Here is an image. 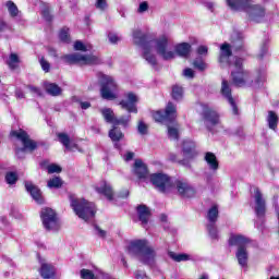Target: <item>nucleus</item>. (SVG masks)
Segmentation results:
<instances>
[{
  "label": "nucleus",
  "instance_id": "1",
  "mask_svg": "<svg viewBox=\"0 0 279 279\" xmlns=\"http://www.w3.org/2000/svg\"><path fill=\"white\" fill-rule=\"evenodd\" d=\"M133 43L143 48V58L151 66L158 64V59H156L154 51H156L157 56L162 58V60L169 61L175 58V50H173L171 39L166 35L147 41V34L142 33L141 29H135L133 31Z\"/></svg>",
  "mask_w": 279,
  "mask_h": 279
},
{
  "label": "nucleus",
  "instance_id": "2",
  "mask_svg": "<svg viewBox=\"0 0 279 279\" xmlns=\"http://www.w3.org/2000/svg\"><path fill=\"white\" fill-rule=\"evenodd\" d=\"M128 254L135 256L144 265H154L156 263V248L147 240H134L128 245Z\"/></svg>",
  "mask_w": 279,
  "mask_h": 279
},
{
  "label": "nucleus",
  "instance_id": "3",
  "mask_svg": "<svg viewBox=\"0 0 279 279\" xmlns=\"http://www.w3.org/2000/svg\"><path fill=\"white\" fill-rule=\"evenodd\" d=\"M70 206L75 215L83 219V221H93L95 219V214L97 213V208L95 207V203H90L84 198H70Z\"/></svg>",
  "mask_w": 279,
  "mask_h": 279
},
{
  "label": "nucleus",
  "instance_id": "4",
  "mask_svg": "<svg viewBox=\"0 0 279 279\" xmlns=\"http://www.w3.org/2000/svg\"><path fill=\"white\" fill-rule=\"evenodd\" d=\"M251 243L252 240H250V238L241 234H232L229 239V245H235L238 247L235 258L240 267H247V262L250 260L247 247H250Z\"/></svg>",
  "mask_w": 279,
  "mask_h": 279
},
{
  "label": "nucleus",
  "instance_id": "5",
  "mask_svg": "<svg viewBox=\"0 0 279 279\" xmlns=\"http://www.w3.org/2000/svg\"><path fill=\"white\" fill-rule=\"evenodd\" d=\"M97 77L101 86L100 95L102 99H107V101H113V99H117V90H119V85L117 84L114 77L101 72L97 74Z\"/></svg>",
  "mask_w": 279,
  "mask_h": 279
},
{
  "label": "nucleus",
  "instance_id": "6",
  "mask_svg": "<svg viewBox=\"0 0 279 279\" xmlns=\"http://www.w3.org/2000/svg\"><path fill=\"white\" fill-rule=\"evenodd\" d=\"M11 136H14L20 143H22L23 147H15V154L17 158H25V151H34L38 144L35 141L29 138L27 132L20 130V131H12Z\"/></svg>",
  "mask_w": 279,
  "mask_h": 279
},
{
  "label": "nucleus",
  "instance_id": "7",
  "mask_svg": "<svg viewBox=\"0 0 279 279\" xmlns=\"http://www.w3.org/2000/svg\"><path fill=\"white\" fill-rule=\"evenodd\" d=\"M232 82L235 86H245L250 82V74L243 70V59L235 58L233 63H230Z\"/></svg>",
  "mask_w": 279,
  "mask_h": 279
},
{
  "label": "nucleus",
  "instance_id": "8",
  "mask_svg": "<svg viewBox=\"0 0 279 279\" xmlns=\"http://www.w3.org/2000/svg\"><path fill=\"white\" fill-rule=\"evenodd\" d=\"M150 182L155 185V189L159 193H173L175 185L173 184V179L165 173H154L150 175Z\"/></svg>",
  "mask_w": 279,
  "mask_h": 279
},
{
  "label": "nucleus",
  "instance_id": "9",
  "mask_svg": "<svg viewBox=\"0 0 279 279\" xmlns=\"http://www.w3.org/2000/svg\"><path fill=\"white\" fill-rule=\"evenodd\" d=\"M178 117V109L173 102H168L165 111H156L153 114L154 120L157 123H173Z\"/></svg>",
  "mask_w": 279,
  "mask_h": 279
},
{
  "label": "nucleus",
  "instance_id": "10",
  "mask_svg": "<svg viewBox=\"0 0 279 279\" xmlns=\"http://www.w3.org/2000/svg\"><path fill=\"white\" fill-rule=\"evenodd\" d=\"M44 228L49 231H58L60 230V220L56 215V211L51 208H44L40 214Z\"/></svg>",
  "mask_w": 279,
  "mask_h": 279
},
{
  "label": "nucleus",
  "instance_id": "11",
  "mask_svg": "<svg viewBox=\"0 0 279 279\" xmlns=\"http://www.w3.org/2000/svg\"><path fill=\"white\" fill-rule=\"evenodd\" d=\"M244 12H246L250 21L253 23H263V21H265V15L267 14L265 7L256 3L255 0H251Z\"/></svg>",
  "mask_w": 279,
  "mask_h": 279
},
{
  "label": "nucleus",
  "instance_id": "12",
  "mask_svg": "<svg viewBox=\"0 0 279 279\" xmlns=\"http://www.w3.org/2000/svg\"><path fill=\"white\" fill-rule=\"evenodd\" d=\"M64 60L68 62V64H99V58L96 56H84L77 52L66 54Z\"/></svg>",
  "mask_w": 279,
  "mask_h": 279
},
{
  "label": "nucleus",
  "instance_id": "13",
  "mask_svg": "<svg viewBox=\"0 0 279 279\" xmlns=\"http://www.w3.org/2000/svg\"><path fill=\"white\" fill-rule=\"evenodd\" d=\"M253 199L255 204V207H254L255 215L256 217H258V219H263V217H265V214L267 213V202L263 196V192H260L258 187L254 189Z\"/></svg>",
  "mask_w": 279,
  "mask_h": 279
},
{
  "label": "nucleus",
  "instance_id": "14",
  "mask_svg": "<svg viewBox=\"0 0 279 279\" xmlns=\"http://www.w3.org/2000/svg\"><path fill=\"white\" fill-rule=\"evenodd\" d=\"M183 155L184 158L180 162V165H182L183 167H187L191 168V161L193 160L194 157L197 156V151H195V142L187 140L183 142Z\"/></svg>",
  "mask_w": 279,
  "mask_h": 279
},
{
  "label": "nucleus",
  "instance_id": "15",
  "mask_svg": "<svg viewBox=\"0 0 279 279\" xmlns=\"http://www.w3.org/2000/svg\"><path fill=\"white\" fill-rule=\"evenodd\" d=\"M136 104H138V96H136L134 93H128L125 94V99H122L119 104L121 106L122 110H126L129 113H138V108H136Z\"/></svg>",
  "mask_w": 279,
  "mask_h": 279
},
{
  "label": "nucleus",
  "instance_id": "16",
  "mask_svg": "<svg viewBox=\"0 0 279 279\" xmlns=\"http://www.w3.org/2000/svg\"><path fill=\"white\" fill-rule=\"evenodd\" d=\"M174 189H177L179 195L181 197H194L195 189L191 186V184L184 180H177L173 182Z\"/></svg>",
  "mask_w": 279,
  "mask_h": 279
},
{
  "label": "nucleus",
  "instance_id": "17",
  "mask_svg": "<svg viewBox=\"0 0 279 279\" xmlns=\"http://www.w3.org/2000/svg\"><path fill=\"white\" fill-rule=\"evenodd\" d=\"M221 95L230 104L233 114H239V107H236V102L234 101V98L232 97V89L230 88V83H228V81H226V80H222Z\"/></svg>",
  "mask_w": 279,
  "mask_h": 279
},
{
  "label": "nucleus",
  "instance_id": "18",
  "mask_svg": "<svg viewBox=\"0 0 279 279\" xmlns=\"http://www.w3.org/2000/svg\"><path fill=\"white\" fill-rule=\"evenodd\" d=\"M25 189L37 204H45V199L43 198V192H40V189H38V186L34 185V183L29 181H26Z\"/></svg>",
  "mask_w": 279,
  "mask_h": 279
},
{
  "label": "nucleus",
  "instance_id": "19",
  "mask_svg": "<svg viewBox=\"0 0 279 279\" xmlns=\"http://www.w3.org/2000/svg\"><path fill=\"white\" fill-rule=\"evenodd\" d=\"M203 117L208 128L213 125H219V113H217V111L205 107L203 110Z\"/></svg>",
  "mask_w": 279,
  "mask_h": 279
},
{
  "label": "nucleus",
  "instance_id": "20",
  "mask_svg": "<svg viewBox=\"0 0 279 279\" xmlns=\"http://www.w3.org/2000/svg\"><path fill=\"white\" fill-rule=\"evenodd\" d=\"M243 34L239 32H233L231 34V49L235 52L243 51L245 48V43L243 41Z\"/></svg>",
  "mask_w": 279,
  "mask_h": 279
},
{
  "label": "nucleus",
  "instance_id": "21",
  "mask_svg": "<svg viewBox=\"0 0 279 279\" xmlns=\"http://www.w3.org/2000/svg\"><path fill=\"white\" fill-rule=\"evenodd\" d=\"M252 0H226V4L232 12H244Z\"/></svg>",
  "mask_w": 279,
  "mask_h": 279
},
{
  "label": "nucleus",
  "instance_id": "22",
  "mask_svg": "<svg viewBox=\"0 0 279 279\" xmlns=\"http://www.w3.org/2000/svg\"><path fill=\"white\" fill-rule=\"evenodd\" d=\"M96 191L100 194L107 197L109 202H112L114 197V192L112 191V185L110 183L102 181L96 186Z\"/></svg>",
  "mask_w": 279,
  "mask_h": 279
},
{
  "label": "nucleus",
  "instance_id": "23",
  "mask_svg": "<svg viewBox=\"0 0 279 279\" xmlns=\"http://www.w3.org/2000/svg\"><path fill=\"white\" fill-rule=\"evenodd\" d=\"M133 173L137 175L140 180H145L148 175L147 166L143 160L136 159L133 166Z\"/></svg>",
  "mask_w": 279,
  "mask_h": 279
},
{
  "label": "nucleus",
  "instance_id": "24",
  "mask_svg": "<svg viewBox=\"0 0 279 279\" xmlns=\"http://www.w3.org/2000/svg\"><path fill=\"white\" fill-rule=\"evenodd\" d=\"M205 162H207L208 169L213 171V173H217L219 170V160H217V156L214 153H206L204 157Z\"/></svg>",
  "mask_w": 279,
  "mask_h": 279
},
{
  "label": "nucleus",
  "instance_id": "25",
  "mask_svg": "<svg viewBox=\"0 0 279 279\" xmlns=\"http://www.w3.org/2000/svg\"><path fill=\"white\" fill-rule=\"evenodd\" d=\"M137 215L140 221H142V226H147L149 217H151V211H149V208L145 205L137 206Z\"/></svg>",
  "mask_w": 279,
  "mask_h": 279
},
{
  "label": "nucleus",
  "instance_id": "26",
  "mask_svg": "<svg viewBox=\"0 0 279 279\" xmlns=\"http://www.w3.org/2000/svg\"><path fill=\"white\" fill-rule=\"evenodd\" d=\"M39 274L44 279L53 278V276H56V267L51 264L43 263Z\"/></svg>",
  "mask_w": 279,
  "mask_h": 279
},
{
  "label": "nucleus",
  "instance_id": "27",
  "mask_svg": "<svg viewBox=\"0 0 279 279\" xmlns=\"http://www.w3.org/2000/svg\"><path fill=\"white\" fill-rule=\"evenodd\" d=\"M174 53L180 58H189L191 56V44L182 43L174 47Z\"/></svg>",
  "mask_w": 279,
  "mask_h": 279
},
{
  "label": "nucleus",
  "instance_id": "28",
  "mask_svg": "<svg viewBox=\"0 0 279 279\" xmlns=\"http://www.w3.org/2000/svg\"><path fill=\"white\" fill-rule=\"evenodd\" d=\"M44 88L48 95H51V97H59V95H62V88L56 83L46 82Z\"/></svg>",
  "mask_w": 279,
  "mask_h": 279
},
{
  "label": "nucleus",
  "instance_id": "29",
  "mask_svg": "<svg viewBox=\"0 0 279 279\" xmlns=\"http://www.w3.org/2000/svg\"><path fill=\"white\" fill-rule=\"evenodd\" d=\"M232 46L228 43H225L220 46V57L219 62H228V58L232 56Z\"/></svg>",
  "mask_w": 279,
  "mask_h": 279
},
{
  "label": "nucleus",
  "instance_id": "30",
  "mask_svg": "<svg viewBox=\"0 0 279 279\" xmlns=\"http://www.w3.org/2000/svg\"><path fill=\"white\" fill-rule=\"evenodd\" d=\"M269 130H278V114L274 111H268V116L266 118Z\"/></svg>",
  "mask_w": 279,
  "mask_h": 279
},
{
  "label": "nucleus",
  "instance_id": "31",
  "mask_svg": "<svg viewBox=\"0 0 279 279\" xmlns=\"http://www.w3.org/2000/svg\"><path fill=\"white\" fill-rule=\"evenodd\" d=\"M100 112L107 123H112L114 125V120L117 117H114V111L110 108H102L100 109Z\"/></svg>",
  "mask_w": 279,
  "mask_h": 279
},
{
  "label": "nucleus",
  "instance_id": "32",
  "mask_svg": "<svg viewBox=\"0 0 279 279\" xmlns=\"http://www.w3.org/2000/svg\"><path fill=\"white\" fill-rule=\"evenodd\" d=\"M109 138H111L113 143H119V141L123 138V132H121V129L113 126V129L109 131Z\"/></svg>",
  "mask_w": 279,
  "mask_h": 279
},
{
  "label": "nucleus",
  "instance_id": "33",
  "mask_svg": "<svg viewBox=\"0 0 279 279\" xmlns=\"http://www.w3.org/2000/svg\"><path fill=\"white\" fill-rule=\"evenodd\" d=\"M5 8L11 19H16V16H19V7H16L13 1L5 2Z\"/></svg>",
  "mask_w": 279,
  "mask_h": 279
},
{
  "label": "nucleus",
  "instance_id": "34",
  "mask_svg": "<svg viewBox=\"0 0 279 279\" xmlns=\"http://www.w3.org/2000/svg\"><path fill=\"white\" fill-rule=\"evenodd\" d=\"M168 137L170 141H178V138H180V129L178 128V124L174 126L168 124Z\"/></svg>",
  "mask_w": 279,
  "mask_h": 279
},
{
  "label": "nucleus",
  "instance_id": "35",
  "mask_svg": "<svg viewBox=\"0 0 279 279\" xmlns=\"http://www.w3.org/2000/svg\"><path fill=\"white\" fill-rule=\"evenodd\" d=\"M219 217V209L217 206H213L207 214V219L209 223H217V219Z\"/></svg>",
  "mask_w": 279,
  "mask_h": 279
},
{
  "label": "nucleus",
  "instance_id": "36",
  "mask_svg": "<svg viewBox=\"0 0 279 279\" xmlns=\"http://www.w3.org/2000/svg\"><path fill=\"white\" fill-rule=\"evenodd\" d=\"M184 97V89L178 85L172 87V99L175 101H181Z\"/></svg>",
  "mask_w": 279,
  "mask_h": 279
},
{
  "label": "nucleus",
  "instance_id": "37",
  "mask_svg": "<svg viewBox=\"0 0 279 279\" xmlns=\"http://www.w3.org/2000/svg\"><path fill=\"white\" fill-rule=\"evenodd\" d=\"M130 121H132L131 114L123 116L121 118H116L113 125H122L123 128H128V125H130Z\"/></svg>",
  "mask_w": 279,
  "mask_h": 279
},
{
  "label": "nucleus",
  "instance_id": "38",
  "mask_svg": "<svg viewBox=\"0 0 279 279\" xmlns=\"http://www.w3.org/2000/svg\"><path fill=\"white\" fill-rule=\"evenodd\" d=\"M170 258H172V260H175V263H182L184 260H189L190 256L187 254H178L174 252H169L168 253Z\"/></svg>",
  "mask_w": 279,
  "mask_h": 279
},
{
  "label": "nucleus",
  "instance_id": "39",
  "mask_svg": "<svg viewBox=\"0 0 279 279\" xmlns=\"http://www.w3.org/2000/svg\"><path fill=\"white\" fill-rule=\"evenodd\" d=\"M58 138L65 146V149H71V138L66 133H59Z\"/></svg>",
  "mask_w": 279,
  "mask_h": 279
},
{
  "label": "nucleus",
  "instance_id": "40",
  "mask_svg": "<svg viewBox=\"0 0 279 279\" xmlns=\"http://www.w3.org/2000/svg\"><path fill=\"white\" fill-rule=\"evenodd\" d=\"M59 38L62 43H71V37L69 36V28L63 27L59 33Z\"/></svg>",
  "mask_w": 279,
  "mask_h": 279
},
{
  "label": "nucleus",
  "instance_id": "41",
  "mask_svg": "<svg viewBox=\"0 0 279 279\" xmlns=\"http://www.w3.org/2000/svg\"><path fill=\"white\" fill-rule=\"evenodd\" d=\"M60 186H62V179H60L58 177L50 179L48 181L49 189H60Z\"/></svg>",
  "mask_w": 279,
  "mask_h": 279
},
{
  "label": "nucleus",
  "instance_id": "42",
  "mask_svg": "<svg viewBox=\"0 0 279 279\" xmlns=\"http://www.w3.org/2000/svg\"><path fill=\"white\" fill-rule=\"evenodd\" d=\"M19 62V56L16 53H11L8 60L10 69H16Z\"/></svg>",
  "mask_w": 279,
  "mask_h": 279
},
{
  "label": "nucleus",
  "instance_id": "43",
  "mask_svg": "<svg viewBox=\"0 0 279 279\" xmlns=\"http://www.w3.org/2000/svg\"><path fill=\"white\" fill-rule=\"evenodd\" d=\"M207 230L209 232L210 239H219V234L217 232V226H215V223H208Z\"/></svg>",
  "mask_w": 279,
  "mask_h": 279
},
{
  "label": "nucleus",
  "instance_id": "44",
  "mask_svg": "<svg viewBox=\"0 0 279 279\" xmlns=\"http://www.w3.org/2000/svg\"><path fill=\"white\" fill-rule=\"evenodd\" d=\"M16 180H19V175L16 174V172H8L5 174L7 184H16Z\"/></svg>",
  "mask_w": 279,
  "mask_h": 279
},
{
  "label": "nucleus",
  "instance_id": "45",
  "mask_svg": "<svg viewBox=\"0 0 279 279\" xmlns=\"http://www.w3.org/2000/svg\"><path fill=\"white\" fill-rule=\"evenodd\" d=\"M194 69H197L198 71H206L207 66L204 60L202 59H195L193 62Z\"/></svg>",
  "mask_w": 279,
  "mask_h": 279
},
{
  "label": "nucleus",
  "instance_id": "46",
  "mask_svg": "<svg viewBox=\"0 0 279 279\" xmlns=\"http://www.w3.org/2000/svg\"><path fill=\"white\" fill-rule=\"evenodd\" d=\"M81 278L82 279H97V275L93 274V270L82 269Z\"/></svg>",
  "mask_w": 279,
  "mask_h": 279
},
{
  "label": "nucleus",
  "instance_id": "47",
  "mask_svg": "<svg viewBox=\"0 0 279 279\" xmlns=\"http://www.w3.org/2000/svg\"><path fill=\"white\" fill-rule=\"evenodd\" d=\"M265 80H266L265 74H263V73L258 74L253 86L255 88H260V86H263V83L265 82Z\"/></svg>",
  "mask_w": 279,
  "mask_h": 279
},
{
  "label": "nucleus",
  "instance_id": "48",
  "mask_svg": "<svg viewBox=\"0 0 279 279\" xmlns=\"http://www.w3.org/2000/svg\"><path fill=\"white\" fill-rule=\"evenodd\" d=\"M108 39L111 45H117V43L121 41V37L114 33H109Z\"/></svg>",
  "mask_w": 279,
  "mask_h": 279
},
{
  "label": "nucleus",
  "instance_id": "49",
  "mask_svg": "<svg viewBox=\"0 0 279 279\" xmlns=\"http://www.w3.org/2000/svg\"><path fill=\"white\" fill-rule=\"evenodd\" d=\"M147 10H149V3H147L146 1L141 2L137 9L138 14H145Z\"/></svg>",
  "mask_w": 279,
  "mask_h": 279
},
{
  "label": "nucleus",
  "instance_id": "50",
  "mask_svg": "<svg viewBox=\"0 0 279 279\" xmlns=\"http://www.w3.org/2000/svg\"><path fill=\"white\" fill-rule=\"evenodd\" d=\"M137 132L142 135L147 134V124H145L143 121H140L137 125Z\"/></svg>",
  "mask_w": 279,
  "mask_h": 279
},
{
  "label": "nucleus",
  "instance_id": "51",
  "mask_svg": "<svg viewBox=\"0 0 279 279\" xmlns=\"http://www.w3.org/2000/svg\"><path fill=\"white\" fill-rule=\"evenodd\" d=\"M74 49L75 51H88L86 45H84V43H82L81 40L75 41Z\"/></svg>",
  "mask_w": 279,
  "mask_h": 279
},
{
  "label": "nucleus",
  "instance_id": "52",
  "mask_svg": "<svg viewBox=\"0 0 279 279\" xmlns=\"http://www.w3.org/2000/svg\"><path fill=\"white\" fill-rule=\"evenodd\" d=\"M267 45H268V41L265 40L262 46H260V53L258 54V59L259 60H263V58L265 57V54L267 53Z\"/></svg>",
  "mask_w": 279,
  "mask_h": 279
},
{
  "label": "nucleus",
  "instance_id": "53",
  "mask_svg": "<svg viewBox=\"0 0 279 279\" xmlns=\"http://www.w3.org/2000/svg\"><path fill=\"white\" fill-rule=\"evenodd\" d=\"M60 171H62V168L56 163L48 166V173H60Z\"/></svg>",
  "mask_w": 279,
  "mask_h": 279
},
{
  "label": "nucleus",
  "instance_id": "54",
  "mask_svg": "<svg viewBox=\"0 0 279 279\" xmlns=\"http://www.w3.org/2000/svg\"><path fill=\"white\" fill-rule=\"evenodd\" d=\"M39 62L43 71H45V73H49V69H51V65L47 62V60H45V58H41Z\"/></svg>",
  "mask_w": 279,
  "mask_h": 279
},
{
  "label": "nucleus",
  "instance_id": "55",
  "mask_svg": "<svg viewBox=\"0 0 279 279\" xmlns=\"http://www.w3.org/2000/svg\"><path fill=\"white\" fill-rule=\"evenodd\" d=\"M183 75H184V77H187L189 80H193V77H195V72L193 71V69L186 68L183 71Z\"/></svg>",
  "mask_w": 279,
  "mask_h": 279
},
{
  "label": "nucleus",
  "instance_id": "56",
  "mask_svg": "<svg viewBox=\"0 0 279 279\" xmlns=\"http://www.w3.org/2000/svg\"><path fill=\"white\" fill-rule=\"evenodd\" d=\"M29 89L31 93H33V95H37L38 97L43 96V92H40V88L28 85L27 87Z\"/></svg>",
  "mask_w": 279,
  "mask_h": 279
},
{
  "label": "nucleus",
  "instance_id": "57",
  "mask_svg": "<svg viewBox=\"0 0 279 279\" xmlns=\"http://www.w3.org/2000/svg\"><path fill=\"white\" fill-rule=\"evenodd\" d=\"M96 8L98 10H105L106 8H108V3L106 2V0H96Z\"/></svg>",
  "mask_w": 279,
  "mask_h": 279
},
{
  "label": "nucleus",
  "instance_id": "58",
  "mask_svg": "<svg viewBox=\"0 0 279 279\" xmlns=\"http://www.w3.org/2000/svg\"><path fill=\"white\" fill-rule=\"evenodd\" d=\"M135 279H149L147 274L143 270L135 271Z\"/></svg>",
  "mask_w": 279,
  "mask_h": 279
},
{
  "label": "nucleus",
  "instance_id": "59",
  "mask_svg": "<svg viewBox=\"0 0 279 279\" xmlns=\"http://www.w3.org/2000/svg\"><path fill=\"white\" fill-rule=\"evenodd\" d=\"M196 52L198 53V56H206L208 53V47L199 46Z\"/></svg>",
  "mask_w": 279,
  "mask_h": 279
},
{
  "label": "nucleus",
  "instance_id": "60",
  "mask_svg": "<svg viewBox=\"0 0 279 279\" xmlns=\"http://www.w3.org/2000/svg\"><path fill=\"white\" fill-rule=\"evenodd\" d=\"M5 29H10V25L0 16V32H5Z\"/></svg>",
  "mask_w": 279,
  "mask_h": 279
},
{
  "label": "nucleus",
  "instance_id": "61",
  "mask_svg": "<svg viewBox=\"0 0 279 279\" xmlns=\"http://www.w3.org/2000/svg\"><path fill=\"white\" fill-rule=\"evenodd\" d=\"M123 160L125 162H130V160H133L134 159V153L133 151H128L126 154H124L122 156Z\"/></svg>",
  "mask_w": 279,
  "mask_h": 279
},
{
  "label": "nucleus",
  "instance_id": "62",
  "mask_svg": "<svg viewBox=\"0 0 279 279\" xmlns=\"http://www.w3.org/2000/svg\"><path fill=\"white\" fill-rule=\"evenodd\" d=\"M96 233L100 239H106V231L99 228L98 226H95Z\"/></svg>",
  "mask_w": 279,
  "mask_h": 279
},
{
  "label": "nucleus",
  "instance_id": "63",
  "mask_svg": "<svg viewBox=\"0 0 279 279\" xmlns=\"http://www.w3.org/2000/svg\"><path fill=\"white\" fill-rule=\"evenodd\" d=\"M41 14L46 21H51L52 17L49 9H44Z\"/></svg>",
  "mask_w": 279,
  "mask_h": 279
},
{
  "label": "nucleus",
  "instance_id": "64",
  "mask_svg": "<svg viewBox=\"0 0 279 279\" xmlns=\"http://www.w3.org/2000/svg\"><path fill=\"white\" fill-rule=\"evenodd\" d=\"M81 108H82V110H88V108H90V102L82 101L81 102Z\"/></svg>",
  "mask_w": 279,
  "mask_h": 279
}]
</instances>
